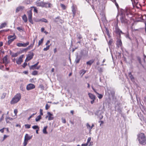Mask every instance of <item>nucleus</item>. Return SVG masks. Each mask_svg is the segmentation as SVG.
<instances>
[{
    "label": "nucleus",
    "instance_id": "obj_59",
    "mask_svg": "<svg viewBox=\"0 0 146 146\" xmlns=\"http://www.w3.org/2000/svg\"><path fill=\"white\" fill-rule=\"evenodd\" d=\"M30 82L31 83H34V81L33 79H31L30 80Z\"/></svg>",
    "mask_w": 146,
    "mask_h": 146
},
{
    "label": "nucleus",
    "instance_id": "obj_39",
    "mask_svg": "<svg viewBox=\"0 0 146 146\" xmlns=\"http://www.w3.org/2000/svg\"><path fill=\"white\" fill-rule=\"evenodd\" d=\"M37 71H34L32 73V74L33 75H36L37 74Z\"/></svg>",
    "mask_w": 146,
    "mask_h": 146
},
{
    "label": "nucleus",
    "instance_id": "obj_33",
    "mask_svg": "<svg viewBox=\"0 0 146 146\" xmlns=\"http://www.w3.org/2000/svg\"><path fill=\"white\" fill-rule=\"evenodd\" d=\"M93 61L92 60H90L86 62V64L88 65H91L93 63Z\"/></svg>",
    "mask_w": 146,
    "mask_h": 146
},
{
    "label": "nucleus",
    "instance_id": "obj_54",
    "mask_svg": "<svg viewBox=\"0 0 146 146\" xmlns=\"http://www.w3.org/2000/svg\"><path fill=\"white\" fill-rule=\"evenodd\" d=\"M132 2H134L135 3H138L137 0H131Z\"/></svg>",
    "mask_w": 146,
    "mask_h": 146
},
{
    "label": "nucleus",
    "instance_id": "obj_57",
    "mask_svg": "<svg viewBox=\"0 0 146 146\" xmlns=\"http://www.w3.org/2000/svg\"><path fill=\"white\" fill-rule=\"evenodd\" d=\"M4 117L3 116V115L1 117L0 119V122L2 121Z\"/></svg>",
    "mask_w": 146,
    "mask_h": 146
},
{
    "label": "nucleus",
    "instance_id": "obj_52",
    "mask_svg": "<svg viewBox=\"0 0 146 146\" xmlns=\"http://www.w3.org/2000/svg\"><path fill=\"white\" fill-rule=\"evenodd\" d=\"M59 19V18L58 17H57V18H56L54 21L55 22H57L58 21V20Z\"/></svg>",
    "mask_w": 146,
    "mask_h": 146
},
{
    "label": "nucleus",
    "instance_id": "obj_34",
    "mask_svg": "<svg viewBox=\"0 0 146 146\" xmlns=\"http://www.w3.org/2000/svg\"><path fill=\"white\" fill-rule=\"evenodd\" d=\"M97 94L98 95V97L99 99H101L103 97V95L102 94H100L98 93H97Z\"/></svg>",
    "mask_w": 146,
    "mask_h": 146
},
{
    "label": "nucleus",
    "instance_id": "obj_64",
    "mask_svg": "<svg viewBox=\"0 0 146 146\" xmlns=\"http://www.w3.org/2000/svg\"><path fill=\"white\" fill-rule=\"evenodd\" d=\"M44 30V29L43 27H42L41 28V31L42 32H43Z\"/></svg>",
    "mask_w": 146,
    "mask_h": 146
},
{
    "label": "nucleus",
    "instance_id": "obj_1",
    "mask_svg": "<svg viewBox=\"0 0 146 146\" xmlns=\"http://www.w3.org/2000/svg\"><path fill=\"white\" fill-rule=\"evenodd\" d=\"M137 139L139 143L144 145L146 144V138L145 134L143 133H139L137 135Z\"/></svg>",
    "mask_w": 146,
    "mask_h": 146
},
{
    "label": "nucleus",
    "instance_id": "obj_31",
    "mask_svg": "<svg viewBox=\"0 0 146 146\" xmlns=\"http://www.w3.org/2000/svg\"><path fill=\"white\" fill-rule=\"evenodd\" d=\"M50 45L47 46L46 47V48H44L43 49V50L44 51H47L49 49V48L50 47Z\"/></svg>",
    "mask_w": 146,
    "mask_h": 146
},
{
    "label": "nucleus",
    "instance_id": "obj_43",
    "mask_svg": "<svg viewBox=\"0 0 146 146\" xmlns=\"http://www.w3.org/2000/svg\"><path fill=\"white\" fill-rule=\"evenodd\" d=\"M17 29L20 32H21L22 31H23V29L19 27H17Z\"/></svg>",
    "mask_w": 146,
    "mask_h": 146
},
{
    "label": "nucleus",
    "instance_id": "obj_38",
    "mask_svg": "<svg viewBox=\"0 0 146 146\" xmlns=\"http://www.w3.org/2000/svg\"><path fill=\"white\" fill-rule=\"evenodd\" d=\"M34 44H32L30 45V46H29L26 49H29L30 47H33L34 46Z\"/></svg>",
    "mask_w": 146,
    "mask_h": 146
},
{
    "label": "nucleus",
    "instance_id": "obj_10",
    "mask_svg": "<svg viewBox=\"0 0 146 146\" xmlns=\"http://www.w3.org/2000/svg\"><path fill=\"white\" fill-rule=\"evenodd\" d=\"M47 115L46 117V118H47L48 117V119L49 120H51L53 119L54 117L52 114L50 112H48L47 113Z\"/></svg>",
    "mask_w": 146,
    "mask_h": 146
},
{
    "label": "nucleus",
    "instance_id": "obj_61",
    "mask_svg": "<svg viewBox=\"0 0 146 146\" xmlns=\"http://www.w3.org/2000/svg\"><path fill=\"white\" fill-rule=\"evenodd\" d=\"M5 129V128H3V129H0V131H1L2 133H3V132H4V130H3V129Z\"/></svg>",
    "mask_w": 146,
    "mask_h": 146
},
{
    "label": "nucleus",
    "instance_id": "obj_27",
    "mask_svg": "<svg viewBox=\"0 0 146 146\" xmlns=\"http://www.w3.org/2000/svg\"><path fill=\"white\" fill-rule=\"evenodd\" d=\"M41 119V117L40 115H39L35 119V121H38L40 119Z\"/></svg>",
    "mask_w": 146,
    "mask_h": 146
},
{
    "label": "nucleus",
    "instance_id": "obj_3",
    "mask_svg": "<svg viewBox=\"0 0 146 146\" xmlns=\"http://www.w3.org/2000/svg\"><path fill=\"white\" fill-rule=\"evenodd\" d=\"M33 135L29 136L28 134H26L25 135L24 142L23 143V146H26L27 144L28 140L31 139Z\"/></svg>",
    "mask_w": 146,
    "mask_h": 146
},
{
    "label": "nucleus",
    "instance_id": "obj_22",
    "mask_svg": "<svg viewBox=\"0 0 146 146\" xmlns=\"http://www.w3.org/2000/svg\"><path fill=\"white\" fill-rule=\"evenodd\" d=\"M124 11L125 14L126 15H128L129 13V10L128 9H125L124 10Z\"/></svg>",
    "mask_w": 146,
    "mask_h": 146
},
{
    "label": "nucleus",
    "instance_id": "obj_26",
    "mask_svg": "<svg viewBox=\"0 0 146 146\" xmlns=\"http://www.w3.org/2000/svg\"><path fill=\"white\" fill-rule=\"evenodd\" d=\"M44 40V38H42L39 41L38 46V47L41 44L43 43Z\"/></svg>",
    "mask_w": 146,
    "mask_h": 146
},
{
    "label": "nucleus",
    "instance_id": "obj_18",
    "mask_svg": "<svg viewBox=\"0 0 146 146\" xmlns=\"http://www.w3.org/2000/svg\"><path fill=\"white\" fill-rule=\"evenodd\" d=\"M117 45L118 47L121 46L122 44L121 40H118L117 41Z\"/></svg>",
    "mask_w": 146,
    "mask_h": 146
},
{
    "label": "nucleus",
    "instance_id": "obj_21",
    "mask_svg": "<svg viewBox=\"0 0 146 146\" xmlns=\"http://www.w3.org/2000/svg\"><path fill=\"white\" fill-rule=\"evenodd\" d=\"M7 25V23L5 22H4L1 24L0 26V29H2L5 27Z\"/></svg>",
    "mask_w": 146,
    "mask_h": 146
},
{
    "label": "nucleus",
    "instance_id": "obj_24",
    "mask_svg": "<svg viewBox=\"0 0 146 146\" xmlns=\"http://www.w3.org/2000/svg\"><path fill=\"white\" fill-rule=\"evenodd\" d=\"M22 19L25 22L27 21V16L25 15H24L22 17Z\"/></svg>",
    "mask_w": 146,
    "mask_h": 146
},
{
    "label": "nucleus",
    "instance_id": "obj_56",
    "mask_svg": "<svg viewBox=\"0 0 146 146\" xmlns=\"http://www.w3.org/2000/svg\"><path fill=\"white\" fill-rule=\"evenodd\" d=\"M50 41L49 40H48L47 42H46V43L45 44V45L46 46L48 45V44L50 43Z\"/></svg>",
    "mask_w": 146,
    "mask_h": 146
},
{
    "label": "nucleus",
    "instance_id": "obj_11",
    "mask_svg": "<svg viewBox=\"0 0 146 146\" xmlns=\"http://www.w3.org/2000/svg\"><path fill=\"white\" fill-rule=\"evenodd\" d=\"M102 113V112L101 111H98L96 112V114L98 117L100 119H101L103 117Z\"/></svg>",
    "mask_w": 146,
    "mask_h": 146
},
{
    "label": "nucleus",
    "instance_id": "obj_62",
    "mask_svg": "<svg viewBox=\"0 0 146 146\" xmlns=\"http://www.w3.org/2000/svg\"><path fill=\"white\" fill-rule=\"evenodd\" d=\"M8 137V136L6 135H4L3 137V140L5 139V138H6L7 137Z\"/></svg>",
    "mask_w": 146,
    "mask_h": 146
},
{
    "label": "nucleus",
    "instance_id": "obj_55",
    "mask_svg": "<svg viewBox=\"0 0 146 146\" xmlns=\"http://www.w3.org/2000/svg\"><path fill=\"white\" fill-rule=\"evenodd\" d=\"M62 122L63 123H66V120L65 119L62 118Z\"/></svg>",
    "mask_w": 146,
    "mask_h": 146
},
{
    "label": "nucleus",
    "instance_id": "obj_40",
    "mask_svg": "<svg viewBox=\"0 0 146 146\" xmlns=\"http://www.w3.org/2000/svg\"><path fill=\"white\" fill-rule=\"evenodd\" d=\"M88 145L90 146L92 145L91 144V143H90V144H88L87 143H86L82 144V146H87Z\"/></svg>",
    "mask_w": 146,
    "mask_h": 146
},
{
    "label": "nucleus",
    "instance_id": "obj_25",
    "mask_svg": "<svg viewBox=\"0 0 146 146\" xmlns=\"http://www.w3.org/2000/svg\"><path fill=\"white\" fill-rule=\"evenodd\" d=\"M115 31L118 34H120V33L121 32V31H120L119 29L117 27H115Z\"/></svg>",
    "mask_w": 146,
    "mask_h": 146
},
{
    "label": "nucleus",
    "instance_id": "obj_7",
    "mask_svg": "<svg viewBox=\"0 0 146 146\" xmlns=\"http://www.w3.org/2000/svg\"><path fill=\"white\" fill-rule=\"evenodd\" d=\"M27 14L28 15L29 21L31 23L33 24V23L32 19V13L31 10H30L29 11H27Z\"/></svg>",
    "mask_w": 146,
    "mask_h": 146
},
{
    "label": "nucleus",
    "instance_id": "obj_60",
    "mask_svg": "<svg viewBox=\"0 0 146 146\" xmlns=\"http://www.w3.org/2000/svg\"><path fill=\"white\" fill-rule=\"evenodd\" d=\"M20 89L23 91V90L24 88L22 86H20Z\"/></svg>",
    "mask_w": 146,
    "mask_h": 146
},
{
    "label": "nucleus",
    "instance_id": "obj_45",
    "mask_svg": "<svg viewBox=\"0 0 146 146\" xmlns=\"http://www.w3.org/2000/svg\"><path fill=\"white\" fill-rule=\"evenodd\" d=\"M8 119H9L10 120L12 121L13 120V118L9 117H7L6 118V119L8 120Z\"/></svg>",
    "mask_w": 146,
    "mask_h": 146
},
{
    "label": "nucleus",
    "instance_id": "obj_30",
    "mask_svg": "<svg viewBox=\"0 0 146 146\" xmlns=\"http://www.w3.org/2000/svg\"><path fill=\"white\" fill-rule=\"evenodd\" d=\"M47 128V126L44 127L43 129V133L44 134H47V132L46 131V129Z\"/></svg>",
    "mask_w": 146,
    "mask_h": 146
},
{
    "label": "nucleus",
    "instance_id": "obj_15",
    "mask_svg": "<svg viewBox=\"0 0 146 146\" xmlns=\"http://www.w3.org/2000/svg\"><path fill=\"white\" fill-rule=\"evenodd\" d=\"M33 53H31L30 54H29L26 58V60H27V61H29L31 60L33 58Z\"/></svg>",
    "mask_w": 146,
    "mask_h": 146
},
{
    "label": "nucleus",
    "instance_id": "obj_48",
    "mask_svg": "<svg viewBox=\"0 0 146 146\" xmlns=\"http://www.w3.org/2000/svg\"><path fill=\"white\" fill-rule=\"evenodd\" d=\"M36 113H33V114L32 115H31L30 116V117H29L28 119V120H29L31 118H32V117L33 116H34V115H35V114H36Z\"/></svg>",
    "mask_w": 146,
    "mask_h": 146
},
{
    "label": "nucleus",
    "instance_id": "obj_2",
    "mask_svg": "<svg viewBox=\"0 0 146 146\" xmlns=\"http://www.w3.org/2000/svg\"><path fill=\"white\" fill-rule=\"evenodd\" d=\"M21 98V95L20 93H18L14 96L10 101L11 104H14L17 103Z\"/></svg>",
    "mask_w": 146,
    "mask_h": 146
},
{
    "label": "nucleus",
    "instance_id": "obj_16",
    "mask_svg": "<svg viewBox=\"0 0 146 146\" xmlns=\"http://www.w3.org/2000/svg\"><path fill=\"white\" fill-rule=\"evenodd\" d=\"M52 4L49 3H44V5L43 7H45L46 8L51 7H52Z\"/></svg>",
    "mask_w": 146,
    "mask_h": 146
},
{
    "label": "nucleus",
    "instance_id": "obj_63",
    "mask_svg": "<svg viewBox=\"0 0 146 146\" xmlns=\"http://www.w3.org/2000/svg\"><path fill=\"white\" fill-rule=\"evenodd\" d=\"M112 41L111 40H110L109 41L108 44L109 45H111L112 43Z\"/></svg>",
    "mask_w": 146,
    "mask_h": 146
},
{
    "label": "nucleus",
    "instance_id": "obj_29",
    "mask_svg": "<svg viewBox=\"0 0 146 146\" xmlns=\"http://www.w3.org/2000/svg\"><path fill=\"white\" fill-rule=\"evenodd\" d=\"M86 71L84 70H82L80 71V74L81 75L82 74V76L86 72Z\"/></svg>",
    "mask_w": 146,
    "mask_h": 146
},
{
    "label": "nucleus",
    "instance_id": "obj_32",
    "mask_svg": "<svg viewBox=\"0 0 146 146\" xmlns=\"http://www.w3.org/2000/svg\"><path fill=\"white\" fill-rule=\"evenodd\" d=\"M40 21H41L42 22H45L46 23L48 22L47 20L46 19H45L44 18H42L40 19Z\"/></svg>",
    "mask_w": 146,
    "mask_h": 146
},
{
    "label": "nucleus",
    "instance_id": "obj_14",
    "mask_svg": "<svg viewBox=\"0 0 146 146\" xmlns=\"http://www.w3.org/2000/svg\"><path fill=\"white\" fill-rule=\"evenodd\" d=\"M3 63L5 64L6 66V64H8L9 62V61L7 58V56H6L4 57L3 58Z\"/></svg>",
    "mask_w": 146,
    "mask_h": 146
},
{
    "label": "nucleus",
    "instance_id": "obj_51",
    "mask_svg": "<svg viewBox=\"0 0 146 146\" xmlns=\"http://www.w3.org/2000/svg\"><path fill=\"white\" fill-rule=\"evenodd\" d=\"M27 65V63L25 62L23 63V68H25V66Z\"/></svg>",
    "mask_w": 146,
    "mask_h": 146
},
{
    "label": "nucleus",
    "instance_id": "obj_50",
    "mask_svg": "<svg viewBox=\"0 0 146 146\" xmlns=\"http://www.w3.org/2000/svg\"><path fill=\"white\" fill-rule=\"evenodd\" d=\"M33 8H34V12L37 13H38V11L36 9V8L35 7H33Z\"/></svg>",
    "mask_w": 146,
    "mask_h": 146
},
{
    "label": "nucleus",
    "instance_id": "obj_12",
    "mask_svg": "<svg viewBox=\"0 0 146 146\" xmlns=\"http://www.w3.org/2000/svg\"><path fill=\"white\" fill-rule=\"evenodd\" d=\"M36 5L37 6L43 7L44 5V2L40 0L37 1L36 3Z\"/></svg>",
    "mask_w": 146,
    "mask_h": 146
},
{
    "label": "nucleus",
    "instance_id": "obj_53",
    "mask_svg": "<svg viewBox=\"0 0 146 146\" xmlns=\"http://www.w3.org/2000/svg\"><path fill=\"white\" fill-rule=\"evenodd\" d=\"M99 122L100 123V126H101L102 124L104 123V122L103 121H99Z\"/></svg>",
    "mask_w": 146,
    "mask_h": 146
},
{
    "label": "nucleus",
    "instance_id": "obj_5",
    "mask_svg": "<svg viewBox=\"0 0 146 146\" xmlns=\"http://www.w3.org/2000/svg\"><path fill=\"white\" fill-rule=\"evenodd\" d=\"M120 19L122 23H126L127 22V20L125 18L124 14H121V15Z\"/></svg>",
    "mask_w": 146,
    "mask_h": 146
},
{
    "label": "nucleus",
    "instance_id": "obj_19",
    "mask_svg": "<svg viewBox=\"0 0 146 146\" xmlns=\"http://www.w3.org/2000/svg\"><path fill=\"white\" fill-rule=\"evenodd\" d=\"M86 126L87 129L89 130V131L90 132L91 131V130L92 129V127H91V126L90 125V124L87 123L86 124Z\"/></svg>",
    "mask_w": 146,
    "mask_h": 146
},
{
    "label": "nucleus",
    "instance_id": "obj_9",
    "mask_svg": "<svg viewBox=\"0 0 146 146\" xmlns=\"http://www.w3.org/2000/svg\"><path fill=\"white\" fill-rule=\"evenodd\" d=\"M35 88V85L32 84H29L27 85L26 87V89L27 90L33 89Z\"/></svg>",
    "mask_w": 146,
    "mask_h": 146
},
{
    "label": "nucleus",
    "instance_id": "obj_58",
    "mask_svg": "<svg viewBox=\"0 0 146 146\" xmlns=\"http://www.w3.org/2000/svg\"><path fill=\"white\" fill-rule=\"evenodd\" d=\"M42 110L40 109V115H43V113H42Z\"/></svg>",
    "mask_w": 146,
    "mask_h": 146
},
{
    "label": "nucleus",
    "instance_id": "obj_20",
    "mask_svg": "<svg viewBox=\"0 0 146 146\" xmlns=\"http://www.w3.org/2000/svg\"><path fill=\"white\" fill-rule=\"evenodd\" d=\"M129 77L130 78L131 80L132 81L134 80V78L132 76V75L131 74V72H129Z\"/></svg>",
    "mask_w": 146,
    "mask_h": 146
},
{
    "label": "nucleus",
    "instance_id": "obj_23",
    "mask_svg": "<svg viewBox=\"0 0 146 146\" xmlns=\"http://www.w3.org/2000/svg\"><path fill=\"white\" fill-rule=\"evenodd\" d=\"M72 11L73 14V16L74 17L76 13V10L73 6H72Z\"/></svg>",
    "mask_w": 146,
    "mask_h": 146
},
{
    "label": "nucleus",
    "instance_id": "obj_4",
    "mask_svg": "<svg viewBox=\"0 0 146 146\" xmlns=\"http://www.w3.org/2000/svg\"><path fill=\"white\" fill-rule=\"evenodd\" d=\"M16 36L15 34L13 35H10L8 36V38L9 39L8 43L9 44H10L15 39H16Z\"/></svg>",
    "mask_w": 146,
    "mask_h": 146
},
{
    "label": "nucleus",
    "instance_id": "obj_49",
    "mask_svg": "<svg viewBox=\"0 0 146 146\" xmlns=\"http://www.w3.org/2000/svg\"><path fill=\"white\" fill-rule=\"evenodd\" d=\"M50 107V106L48 105V104H46L45 106V109L47 110Z\"/></svg>",
    "mask_w": 146,
    "mask_h": 146
},
{
    "label": "nucleus",
    "instance_id": "obj_47",
    "mask_svg": "<svg viewBox=\"0 0 146 146\" xmlns=\"http://www.w3.org/2000/svg\"><path fill=\"white\" fill-rule=\"evenodd\" d=\"M18 111L17 110V109H15L14 110V113L15 114V116L17 115V113Z\"/></svg>",
    "mask_w": 146,
    "mask_h": 146
},
{
    "label": "nucleus",
    "instance_id": "obj_37",
    "mask_svg": "<svg viewBox=\"0 0 146 146\" xmlns=\"http://www.w3.org/2000/svg\"><path fill=\"white\" fill-rule=\"evenodd\" d=\"M60 6L62 9H65L66 8V7L63 4H61Z\"/></svg>",
    "mask_w": 146,
    "mask_h": 146
},
{
    "label": "nucleus",
    "instance_id": "obj_8",
    "mask_svg": "<svg viewBox=\"0 0 146 146\" xmlns=\"http://www.w3.org/2000/svg\"><path fill=\"white\" fill-rule=\"evenodd\" d=\"M29 44V42H27L26 43H18L17 44V45L19 47H25L28 46Z\"/></svg>",
    "mask_w": 146,
    "mask_h": 146
},
{
    "label": "nucleus",
    "instance_id": "obj_35",
    "mask_svg": "<svg viewBox=\"0 0 146 146\" xmlns=\"http://www.w3.org/2000/svg\"><path fill=\"white\" fill-rule=\"evenodd\" d=\"M76 36L77 38L79 40L81 39L82 38L81 35L79 34H77Z\"/></svg>",
    "mask_w": 146,
    "mask_h": 146
},
{
    "label": "nucleus",
    "instance_id": "obj_28",
    "mask_svg": "<svg viewBox=\"0 0 146 146\" xmlns=\"http://www.w3.org/2000/svg\"><path fill=\"white\" fill-rule=\"evenodd\" d=\"M36 66L35 64L29 66L30 69L34 70L36 69Z\"/></svg>",
    "mask_w": 146,
    "mask_h": 146
},
{
    "label": "nucleus",
    "instance_id": "obj_41",
    "mask_svg": "<svg viewBox=\"0 0 146 146\" xmlns=\"http://www.w3.org/2000/svg\"><path fill=\"white\" fill-rule=\"evenodd\" d=\"M80 60V58H78V57H77L75 60V61L76 62V63H78L79 62Z\"/></svg>",
    "mask_w": 146,
    "mask_h": 146
},
{
    "label": "nucleus",
    "instance_id": "obj_6",
    "mask_svg": "<svg viewBox=\"0 0 146 146\" xmlns=\"http://www.w3.org/2000/svg\"><path fill=\"white\" fill-rule=\"evenodd\" d=\"M88 95L90 98L92 100L91 101V104H93L94 102V101L96 99V96L94 94L90 93H88Z\"/></svg>",
    "mask_w": 146,
    "mask_h": 146
},
{
    "label": "nucleus",
    "instance_id": "obj_13",
    "mask_svg": "<svg viewBox=\"0 0 146 146\" xmlns=\"http://www.w3.org/2000/svg\"><path fill=\"white\" fill-rule=\"evenodd\" d=\"M23 55H21L16 61V63L17 64H20L21 62L23 61L22 58L23 57Z\"/></svg>",
    "mask_w": 146,
    "mask_h": 146
},
{
    "label": "nucleus",
    "instance_id": "obj_42",
    "mask_svg": "<svg viewBox=\"0 0 146 146\" xmlns=\"http://www.w3.org/2000/svg\"><path fill=\"white\" fill-rule=\"evenodd\" d=\"M32 128L34 129H39V127L37 125L33 126L32 127Z\"/></svg>",
    "mask_w": 146,
    "mask_h": 146
},
{
    "label": "nucleus",
    "instance_id": "obj_46",
    "mask_svg": "<svg viewBox=\"0 0 146 146\" xmlns=\"http://www.w3.org/2000/svg\"><path fill=\"white\" fill-rule=\"evenodd\" d=\"M91 140V138L90 137H88V139L86 143H87L88 144H89V143L90 142Z\"/></svg>",
    "mask_w": 146,
    "mask_h": 146
},
{
    "label": "nucleus",
    "instance_id": "obj_17",
    "mask_svg": "<svg viewBox=\"0 0 146 146\" xmlns=\"http://www.w3.org/2000/svg\"><path fill=\"white\" fill-rule=\"evenodd\" d=\"M24 8L23 6H19L17 7L16 9V13H18L19 11H21Z\"/></svg>",
    "mask_w": 146,
    "mask_h": 146
},
{
    "label": "nucleus",
    "instance_id": "obj_36",
    "mask_svg": "<svg viewBox=\"0 0 146 146\" xmlns=\"http://www.w3.org/2000/svg\"><path fill=\"white\" fill-rule=\"evenodd\" d=\"M25 128L27 129H29L31 127V125L28 124H25Z\"/></svg>",
    "mask_w": 146,
    "mask_h": 146
},
{
    "label": "nucleus",
    "instance_id": "obj_44",
    "mask_svg": "<svg viewBox=\"0 0 146 146\" xmlns=\"http://www.w3.org/2000/svg\"><path fill=\"white\" fill-rule=\"evenodd\" d=\"M6 93H4L2 96L1 97V99H4L5 97V96L6 95Z\"/></svg>",
    "mask_w": 146,
    "mask_h": 146
}]
</instances>
